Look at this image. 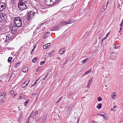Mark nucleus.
I'll return each instance as SVG.
<instances>
[{
  "label": "nucleus",
  "mask_w": 123,
  "mask_h": 123,
  "mask_svg": "<svg viewBox=\"0 0 123 123\" xmlns=\"http://www.w3.org/2000/svg\"><path fill=\"white\" fill-rule=\"evenodd\" d=\"M29 2L28 0H19L18 4V8L20 10H25L27 8Z\"/></svg>",
  "instance_id": "nucleus-1"
},
{
  "label": "nucleus",
  "mask_w": 123,
  "mask_h": 123,
  "mask_svg": "<svg viewBox=\"0 0 123 123\" xmlns=\"http://www.w3.org/2000/svg\"><path fill=\"white\" fill-rule=\"evenodd\" d=\"M14 22L15 26L17 27L21 26V20L20 18L19 17H16L14 20Z\"/></svg>",
  "instance_id": "nucleus-2"
},
{
  "label": "nucleus",
  "mask_w": 123,
  "mask_h": 123,
  "mask_svg": "<svg viewBox=\"0 0 123 123\" xmlns=\"http://www.w3.org/2000/svg\"><path fill=\"white\" fill-rule=\"evenodd\" d=\"M6 4L3 2L0 3V12L4 9L6 7Z\"/></svg>",
  "instance_id": "nucleus-3"
},
{
  "label": "nucleus",
  "mask_w": 123,
  "mask_h": 123,
  "mask_svg": "<svg viewBox=\"0 0 123 123\" xmlns=\"http://www.w3.org/2000/svg\"><path fill=\"white\" fill-rule=\"evenodd\" d=\"M60 28V27L58 26L55 25L54 26L50 28V30L51 31H57Z\"/></svg>",
  "instance_id": "nucleus-4"
},
{
  "label": "nucleus",
  "mask_w": 123,
  "mask_h": 123,
  "mask_svg": "<svg viewBox=\"0 0 123 123\" xmlns=\"http://www.w3.org/2000/svg\"><path fill=\"white\" fill-rule=\"evenodd\" d=\"M6 15L4 13H1V19L3 20H5L6 18Z\"/></svg>",
  "instance_id": "nucleus-5"
},
{
  "label": "nucleus",
  "mask_w": 123,
  "mask_h": 123,
  "mask_svg": "<svg viewBox=\"0 0 123 123\" xmlns=\"http://www.w3.org/2000/svg\"><path fill=\"white\" fill-rule=\"evenodd\" d=\"M50 36V33L49 32H46L44 33L43 35V37L44 38H46L49 37Z\"/></svg>",
  "instance_id": "nucleus-6"
},
{
  "label": "nucleus",
  "mask_w": 123,
  "mask_h": 123,
  "mask_svg": "<svg viewBox=\"0 0 123 123\" xmlns=\"http://www.w3.org/2000/svg\"><path fill=\"white\" fill-rule=\"evenodd\" d=\"M102 86L104 89H106L109 87V84L108 83L107 84L106 83L103 84H102Z\"/></svg>",
  "instance_id": "nucleus-7"
},
{
  "label": "nucleus",
  "mask_w": 123,
  "mask_h": 123,
  "mask_svg": "<svg viewBox=\"0 0 123 123\" xmlns=\"http://www.w3.org/2000/svg\"><path fill=\"white\" fill-rule=\"evenodd\" d=\"M51 0H45L44 1L45 4L48 6L50 5Z\"/></svg>",
  "instance_id": "nucleus-8"
},
{
  "label": "nucleus",
  "mask_w": 123,
  "mask_h": 123,
  "mask_svg": "<svg viewBox=\"0 0 123 123\" xmlns=\"http://www.w3.org/2000/svg\"><path fill=\"white\" fill-rule=\"evenodd\" d=\"M38 113V111H36L35 112H32V113L30 115L31 117H35Z\"/></svg>",
  "instance_id": "nucleus-9"
},
{
  "label": "nucleus",
  "mask_w": 123,
  "mask_h": 123,
  "mask_svg": "<svg viewBox=\"0 0 123 123\" xmlns=\"http://www.w3.org/2000/svg\"><path fill=\"white\" fill-rule=\"evenodd\" d=\"M28 69V68L27 67H24L22 71L24 73H26L27 72Z\"/></svg>",
  "instance_id": "nucleus-10"
},
{
  "label": "nucleus",
  "mask_w": 123,
  "mask_h": 123,
  "mask_svg": "<svg viewBox=\"0 0 123 123\" xmlns=\"http://www.w3.org/2000/svg\"><path fill=\"white\" fill-rule=\"evenodd\" d=\"M26 18L28 20H30L31 19V15L30 13H28L27 14Z\"/></svg>",
  "instance_id": "nucleus-11"
},
{
  "label": "nucleus",
  "mask_w": 123,
  "mask_h": 123,
  "mask_svg": "<svg viewBox=\"0 0 123 123\" xmlns=\"http://www.w3.org/2000/svg\"><path fill=\"white\" fill-rule=\"evenodd\" d=\"M50 43H48L46 44L43 46V48L44 49H46L48 48L49 46H50Z\"/></svg>",
  "instance_id": "nucleus-12"
},
{
  "label": "nucleus",
  "mask_w": 123,
  "mask_h": 123,
  "mask_svg": "<svg viewBox=\"0 0 123 123\" xmlns=\"http://www.w3.org/2000/svg\"><path fill=\"white\" fill-rule=\"evenodd\" d=\"M11 33L8 34L6 35V39L7 40L11 38Z\"/></svg>",
  "instance_id": "nucleus-13"
},
{
  "label": "nucleus",
  "mask_w": 123,
  "mask_h": 123,
  "mask_svg": "<svg viewBox=\"0 0 123 123\" xmlns=\"http://www.w3.org/2000/svg\"><path fill=\"white\" fill-rule=\"evenodd\" d=\"M16 26H15V25L14 26L12 27V28L11 29V31L12 33H14L17 30V29L15 28Z\"/></svg>",
  "instance_id": "nucleus-14"
},
{
  "label": "nucleus",
  "mask_w": 123,
  "mask_h": 123,
  "mask_svg": "<svg viewBox=\"0 0 123 123\" xmlns=\"http://www.w3.org/2000/svg\"><path fill=\"white\" fill-rule=\"evenodd\" d=\"M65 50L64 49H61L59 51V53L61 55L63 54L65 52Z\"/></svg>",
  "instance_id": "nucleus-15"
},
{
  "label": "nucleus",
  "mask_w": 123,
  "mask_h": 123,
  "mask_svg": "<svg viewBox=\"0 0 123 123\" xmlns=\"http://www.w3.org/2000/svg\"><path fill=\"white\" fill-rule=\"evenodd\" d=\"M4 31V29L1 28L0 26V33L1 34H4L5 33Z\"/></svg>",
  "instance_id": "nucleus-16"
},
{
  "label": "nucleus",
  "mask_w": 123,
  "mask_h": 123,
  "mask_svg": "<svg viewBox=\"0 0 123 123\" xmlns=\"http://www.w3.org/2000/svg\"><path fill=\"white\" fill-rule=\"evenodd\" d=\"M25 97V96L23 95V94H20V96L18 97L17 98L18 99H21Z\"/></svg>",
  "instance_id": "nucleus-17"
},
{
  "label": "nucleus",
  "mask_w": 123,
  "mask_h": 123,
  "mask_svg": "<svg viewBox=\"0 0 123 123\" xmlns=\"http://www.w3.org/2000/svg\"><path fill=\"white\" fill-rule=\"evenodd\" d=\"M108 3V1H107V2L106 3H104V5L103 7L105 9H106L107 7V5Z\"/></svg>",
  "instance_id": "nucleus-18"
},
{
  "label": "nucleus",
  "mask_w": 123,
  "mask_h": 123,
  "mask_svg": "<svg viewBox=\"0 0 123 123\" xmlns=\"http://www.w3.org/2000/svg\"><path fill=\"white\" fill-rule=\"evenodd\" d=\"M74 22V20H69L67 21V24H70L73 23Z\"/></svg>",
  "instance_id": "nucleus-19"
},
{
  "label": "nucleus",
  "mask_w": 123,
  "mask_h": 123,
  "mask_svg": "<svg viewBox=\"0 0 123 123\" xmlns=\"http://www.w3.org/2000/svg\"><path fill=\"white\" fill-rule=\"evenodd\" d=\"M92 70V68H91L88 70L87 71L85 72V74L83 75H85L91 72Z\"/></svg>",
  "instance_id": "nucleus-20"
},
{
  "label": "nucleus",
  "mask_w": 123,
  "mask_h": 123,
  "mask_svg": "<svg viewBox=\"0 0 123 123\" xmlns=\"http://www.w3.org/2000/svg\"><path fill=\"white\" fill-rule=\"evenodd\" d=\"M116 97V95L115 93H113L111 95L112 99H114Z\"/></svg>",
  "instance_id": "nucleus-21"
},
{
  "label": "nucleus",
  "mask_w": 123,
  "mask_h": 123,
  "mask_svg": "<svg viewBox=\"0 0 123 123\" xmlns=\"http://www.w3.org/2000/svg\"><path fill=\"white\" fill-rule=\"evenodd\" d=\"M40 78L39 77L38 79L36 80V81L34 83V84L32 85L31 86H35V85L37 84V82L38 81V80H40Z\"/></svg>",
  "instance_id": "nucleus-22"
},
{
  "label": "nucleus",
  "mask_w": 123,
  "mask_h": 123,
  "mask_svg": "<svg viewBox=\"0 0 123 123\" xmlns=\"http://www.w3.org/2000/svg\"><path fill=\"white\" fill-rule=\"evenodd\" d=\"M100 116H102L103 117L104 119H108V117L107 116H105V115H101L100 114H98Z\"/></svg>",
  "instance_id": "nucleus-23"
},
{
  "label": "nucleus",
  "mask_w": 123,
  "mask_h": 123,
  "mask_svg": "<svg viewBox=\"0 0 123 123\" xmlns=\"http://www.w3.org/2000/svg\"><path fill=\"white\" fill-rule=\"evenodd\" d=\"M88 61H89L88 58H86L83 60L82 63L83 64H84L85 62L87 63Z\"/></svg>",
  "instance_id": "nucleus-24"
},
{
  "label": "nucleus",
  "mask_w": 123,
  "mask_h": 123,
  "mask_svg": "<svg viewBox=\"0 0 123 123\" xmlns=\"http://www.w3.org/2000/svg\"><path fill=\"white\" fill-rule=\"evenodd\" d=\"M61 24L62 25H65L67 24V22H66L64 21H62L61 22Z\"/></svg>",
  "instance_id": "nucleus-25"
},
{
  "label": "nucleus",
  "mask_w": 123,
  "mask_h": 123,
  "mask_svg": "<svg viewBox=\"0 0 123 123\" xmlns=\"http://www.w3.org/2000/svg\"><path fill=\"white\" fill-rule=\"evenodd\" d=\"M56 0H51V2L50 5L54 4L56 3Z\"/></svg>",
  "instance_id": "nucleus-26"
},
{
  "label": "nucleus",
  "mask_w": 123,
  "mask_h": 123,
  "mask_svg": "<svg viewBox=\"0 0 123 123\" xmlns=\"http://www.w3.org/2000/svg\"><path fill=\"white\" fill-rule=\"evenodd\" d=\"M102 104L100 103L99 104H98V105L97 106V108L98 109H100L101 108Z\"/></svg>",
  "instance_id": "nucleus-27"
},
{
  "label": "nucleus",
  "mask_w": 123,
  "mask_h": 123,
  "mask_svg": "<svg viewBox=\"0 0 123 123\" xmlns=\"http://www.w3.org/2000/svg\"><path fill=\"white\" fill-rule=\"evenodd\" d=\"M27 85V84H26L25 82H24L21 85V87L22 88H24Z\"/></svg>",
  "instance_id": "nucleus-28"
},
{
  "label": "nucleus",
  "mask_w": 123,
  "mask_h": 123,
  "mask_svg": "<svg viewBox=\"0 0 123 123\" xmlns=\"http://www.w3.org/2000/svg\"><path fill=\"white\" fill-rule=\"evenodd\" d=\"M30 81V80L29 79H27L25 82L26 84H27V85H28V84L29 83Z\"/></svg>",
  "instance_id": "nucleus-29"
},
{
  "label": "nucleus",
  "mask_w": 123,
  "mask_h": 123,
  "mask_svg": "<svg viewBox=\"0 0 123 123\" xmlns=\"http://www.w3.org/2000/svg\"><path fill=\"white\" fill-rule=\"evenodd\" d=\"M12 59V58L11 57H9L8 58L7 61L9 62H11Z\"/></svg>",
  "instance_id": "nucleus-30"
},
{
  "label": "nucleus",
  "mask_w": 123,
  "mask_h": 123,
  "mask_svg": "<svg viewBox=\"0 0 123 123\" xmlns=\"http://www.w3.org/2000/svg\"><path fill=\"white\" fill-rule=\"evenodd\" d=\"M37 58L35 57L32 60V62H37Z\"/></svg>",
  "instance_id": "nucleus-31"
},
{
  "label": "nucleus",
  "mask_w": 123,
  "mask_h": 123,
  "mask_svg": "<svg viewBox=\"0 0 123 123\" xmlns=\"http://www.w3.org/2000/svg\"><path fill=\"white\" fill-rule=\"evenodd\" d=\"M20 63L18 62H17L16 63L15 65V68H18L19 64Z\"/></svg>",
  "instance_id": "nucleus-32"
},
{
  "label": "nucleus",
  "mask_w": 123,
  "mask_h": 123,
  "mask_svg": "<svg viewBox=\"0 0 123 123\" xmlns=\"http://www.w3.org/2000/svg\"><path fill=\"white\" fill-rule=\"evenodd\" d=\"M53 54V52H50L49 54V56L50 57H51L52 55Z\"/></svg>",
  "instance_id": "nucleus-33"
},
{
  "label": "nucleus",
  "mask_w": 123,
  "mask_h": 123,
  "mask_svg": "<svg viewBox=\"0 0 123 123\" xmlns=\"http://www.w3.org/2000/svg\"><path fill=\"white\" fill-rule=\"evenodd\" d=\"M62 98L61 97L60 98L58 99L57 100V101L56 102L57 103H58L59 102L62 100Z\"/></svg>",
  "instance_id": "nucleus-34"
},
{
  "label": "nucleus",
  "mask_w": 123,
  "mask_h": 123,
  "mask_svg": "<svg viewBox=\"0 0 123 123\" xmlns=\"http://www.w3.org/2000/svg\"><path fill=\"white\" fill-rule=\"evenodd\" d=\"M50 75V74L49 72L47 73V74L46 75V76L45 77V78H46L47 77H48Z\"/></svg>",
  "instance_id": "nucleus-35"
},
{
  "label": "nucleus",
  "mask_w": 123,
  "mask_h": 123,
  "mask_svg": "<svg viewBox=\"0 0 123 123\" xmlns=\"http://www.w3.org/2000/svg\"><path fill=\"white\" fill-rule=\"evenodd\" d=\"M98 98V101H100L102 100V98H100V97H99Z\"/></svg>",
  "instance_id": "nucleus-36"
},
{
  "label": "nucleus",
  "mask_w": 123,
  "mask_h": 123,
  "mask_svg": "<svg viewBox=\"0 0 123 123\" xmlns=\"http://www.w3.org/2000/svg\"><path fill=\"white\" fill-rule=\"evenodd\" d=\"M28 101H26L25 102L24 105L25 106H26L27 104Z\"/></svg>",
  "instance_id": "nucleus-37"
},
{
  "label": "nucleus",
  "mask_w": 123,
  "mask_h": 123,
  "mask_svg": "<svg viewBox=\"0 0 123 123\" xmlns=\"http://www.w3.org/2000/svg\"><path fill=\"white\" fill-rule=\"evenodd\" d=\"M105 9L104 8L102 7L101 9V11L102 12H103L105 11Z\"/></svg>",
  "instance_id": "nucleus-38"
},
{
  "label": "nucleus",
  "mask_w": 123,
  "mask_h": 123,
  "mask_svg": "<svg viewBox=\"0 0 123 123\" xmlns=\"http://www.w3.org/2000/svg\"><path fill=\"white\" fill-rule=\"evenodd\" d=\"M4 94L3 93H0V97L3 96Z\"/></svg>",
  "instance_id": "nucleus-39"
},
{
  "label": "nucleus",
  "mask_w": 123,
  "mask_h": 123,
  "mask_svg": "<svg viewBox=\"0 0 123 123\" xmlns=\"http://www.w3.org/2000/svg\"><path fill=\"white\" fill-rule=\"evenodd\" d=\"M45 63V62H40V64L41 65H42Z\"/></svg>",
  "instance_id": "nucleus-40"
},
{
  "label": "nucleus",
  "mask_w": 123,
  "mask_h": 123,
  "mask_svg": "<svg viewBox=\"0 0 123 123\" xmlns=\"http://www.w3.org/2000/svg\"><path fill=\"white\" fill-rule=\"evenodd\" d=\"M36 47L34 46L33 47V49H32V51H31V53H32V52H33L34 51V49H35V48Z\"/></svg>",
  "instance_id": "nucleus-41"
},
{
  "label": "nucleus",
  "mask_w": 123,
  "mask_h": 123,
  "mask_svg": "<svg viewBox=\"0 0 123 123\" xmlns=\"http://www.w3.org/2000/svg\"><path fill=\"white\" fill-rule=\"evenodd\" d=\"M45 78H43V79H42L39 82H40L42 80H43V81H42V82L41 83H43V81L45 80Z\"/></svg>",
  "instance_id": "nucleus-42"
},
{
  "label": "nucleus",
  "mask_w": 123,
  "mask_h": 123,
  "mask_svg": "<svg viewBox=\"0 0 123 123\" xmlns=\"http://www.w3.org/2000/svg\"><path fill=\"white\" fill-rule=\"evenodd\" d=\"M114 45H115V49H118L119 48L118 46H116L115 45V44H114Z\"/></svg>",
  "instance_id": "nucleus-43"
},
{
  "label": "nucleus",
  "mask_w": 123,
  "mask_h": 123,
  "mask_svg": "<svg viewBox=\"0 0 123 123\" xmlns=\"http://www.w3.org/2000/svg\"><path fill=\"white\" fill-rule=\"evenodd\" d=\"M89 81L90 83H91L92 81V79L91 78L89 80Z\"/></svg>",
  "instance_id": "nucleus-44"
},
{
  "label": "nucleus",
  "mask_w": 123,
  "mask_h": 123,
  "mask_svg": "<svg viewBox=\"0 0 123 123\" xmlns=\"http://www.w3.org/2000/svg\"><path fill=\"white\" fill-rule=\"evenodd\" d=\"M90 83H88V84H87V87H89L90 86Z\"/></svg>",
  "instance_id": "nucleus-45"
},
{
  "label": "nucleus",
  "mask_w": 123,
  "mask_h": 123,
  "mask_svg": "<svg viewBox=\"0 0 123 123\" xmlns=\"http://www.w3.org/2000/svg\"><path fill=\"white\" fill-rule=\"evenodd\" d=\"M35 12H33L32 13H31V15H32V16H34V14H35Z\"/></svg>",
  "instance_id": "nucleus-46"
},
{
  "label": "nucleus",
  "mask_w": 123,
  "mask_h": 123,
  "mask_svg": "<svg viewBox=\"0 0 123 123\" xmlns=\"http://www.w3.org/2000/svg\"><path fill=\"white\" fill-rule=\"evenodd\" d=\"M11 0V2L12 3H13L15 0Z\"/></svg>",
  "instance_id": "nucleus-47"
},
{
  "label": "nucleus",
  "mask_w": 123,
  "mask_h": 123,
  "mask_svg": "<svg viewBox=\"0 0 123 123\" xmlns=\"http://www.w3.org/2000/svg\"><path fill=\"white\" fill-rule=\"evenodd\" d=\"M17 95V93H16V94H14L13 95V97H15Z\"/></svg>",
  "instance_id": "nucleus-48"
},
{
  "label": "nucleus",
  "mask_w": 123,
  "mask_h": 123,
  "mask_svg": "<svg viewBox=\"0 0 123 123\" xmlns=\"http://www.w3.org/2000/svg\"><path fill=\"white\" fill-rule=\"evenodd\" d=\"M120 27H122L123 24H120Z\"/></svg>",
  "instance_id": "nucleus-49"
},
{
  "label": "nucleus",
  "mask_w": 123,
  "mask_h": 123,
  "mask_svg": "<svg viewBox=\"0 0 123 123\" xmlns=\"http://www.w3.org/2000/svg\"><path fill=\"white\" fill-rule=\"evenodd\" d=\"M93 123H98V122L96 121H93Z\"/></svg>",
  "instance_id": "nucleus-50"
},
{
  "label": "nucleus",
  "mask_w": 123,
  "mask_h": 123,
  "mask_svg": "<svg viewBox=\"0 0 123 123\" xmlns=\"http://www.w3.org/2000/svg\"><path fill=\"white\" fill-rule=\"evenodd\" d=\"M106 38L105 37L103 38L102 40V41H103V40H105Z\"/></svg>",
  "instance_id": "nucleus-51"
},
{
  "label": "nucleus",
  "mask_w": 123,
  "mask_h": 123,
  "mask_svg": "<svg viewBox=\"0 0 123 123\" xmlns=\"http://www.w3.org/2000/svg\"><path fill=\"white\" fill-rule=\"evenodd\" d=\"M108 34H107L105 36V37H106H106H107V36H108Z\"/></svg>",
  "instance_id": "nucleus-52"
},
{
  "label": "nucleus",
  "mask_w": 123,
  "mask_h": 123,
  "mask_svg": "<svg viewBox=\"0 0 123 123\" xmlns=\"http://www.w3.org/2000/svg\"><path fill=\"white\" fill-rule=\"evenodd\" d=\"M5 100V99H3L1 101H2V102H4Z\"/></svg>",
  "instance_id": "nucleus-53"
},
{
  "label": "nucleus",
  "mask_w": 123,
  "mask_h": 123,
  "mask_svg": "<svg viewBox=\"0 0 123 123\" xmlns=\"http://www.w3.org/2000/svg\"><path fill=\"white\" fill-rule=\"evenodd\" d=\"M121 24H123V19L122 21V22H121Z\"/></svg>",
  "instance_id": "nucleus-54"
},
{
  "label": "nucleus",
  "mask_w": 123,
  "mask_h": 123,
  "mask_svg": "<svg viewBox=\"0 0 123 123\" xmlns=\"http://www.w3.org/2000/svg\"><path fill=\"white\" fill-rule=\"evenodd\" d=\"M122 27H120V31H121L122 30Z\"/></svg>",
  "instance_id": "nucleus-55"
},
{
  "label": "nucleus",
  "mask_w": 123,
  "mask_h": 123,
  "mask_svg": "<svg viewBox=\"0 0 123 123\" xmlns=\"http://www.w3.org/2000/svg\"><path fill=\"white\" fill-rule=\"evenodd\" d=\"M26 123H30L29 122V121L28 120V121H27Z\"/></svg>",
  "instance_id": "nucleus-56"
},
{
  "label": "nucleus",
  "mask_w": 123,
  "mask_h": 123,
  "mask_svg": "<svg viewBox=\"0 0 123 123\" xmlns=\"http://www.w3.org/2000/svg\"><path fill=\"white\" fill-rule=\"evenodd\" d=\"M40 27L39 26L37 28V29L36 30H38L40 28Z\"/></svg>",
  "instance_id": "nucleus-57"
},
{
  "label": "nucleus",
  "mask_w": 123,
  "mask_h": 123,
  "mask_svg": "<svg viewBox=\"0 0 123 123\" xmlns=\"http://www.w3.org/2000/svg\"><path fill=\"white\" fill-rule=\"evenodd\" d=\"M1 13H0V21L1 19Z\"/></svg>",
  "instance_id": "nucleus-58"
},
{
  "label": "nucleus",
  "mask_w": 123,
  "mask_h": 123,
  "mask_svg": "<svg viewBox=\"0 0 123 123\" xmlns=\"http://www.w3.org/2000/svg\"><path fill=\"white\" fill-rule=\"evenodd\" d=\"M116 107V106L115 105H114L113 106V108H115Z\"/></svg>",
  "instance_id": "nucleus-59"
},
{
  "label": "nucleus",
  "mask_w": 123,
  "mask_h": 123,
  "mask_svg": "<svg viewBox=\"0 0 123 123\" xmlns=\"http://www.w3.org/2000/svg\"><path fill=\"white\" fill-rule=\"evenodd\" d=\"M41 123H44V121H42L41 122Z\"/></svg>",
  "instance_id": "nucleus-60"
},
{
  "label": "nucleus",
  "mask_w": 123,
  "mask_h": 123,
  "mask_svg": "<svg viewBox=\"0 0 123 123\" xmlns=\"http://www.w3.org/2000/svg\"><path fill=\"white\" fill-rule=\"evenodd\" d=\"M14 92V91L13 90H12L11 91V92Z\"/></svg>",
  "instance_id": "nucleus-61"
},
{
  "label": "nucleus",
  "mask_w": 123,
  "mask_h": 123,
  "mask_svg": "<svg viewBox=\"0 0 123 123\" xmlns=\"http://www.w3.org/2000/svg\"><path fill=\"white\" fill-rule=\"evenodd\" d=\"M111 111H112L113 110V109L111 108Z\"/></svg>",
  "instance_id": "nucleus-62"
},
{
  "label": "nucleus",
  "mask_w": 123,
  "mask_h": 123,
  "mask_svg": "<svg viewBox=\"0 0 123 123\" xmlns=\"http://www.w3.org/2000/svg\"><path fill=\"white\" fill-rule=\"evenodd\" d=\"M6 95V94L5 93V95H4H4H3V96L4 95V96H5V95ZM4 97H5V96H4Z\"/></svg>",
  "instance_id": "nucleus-63"
},
{
  "label": "nucleus",
  "mask_w": 123,
  "mask_h": 123,
  "mask_svg": "<svg viewBox=\"0 0 123 123\" xmlns=\"http://www.w3.org/2000/svg\"><path fill=\"white\" fill-rule=\"evenodd\" d=\"M79 122V121H78V120H77V122H78V123Z\"/></svg>",
  "instance_id": "nucleus-64"
}]
</instances>
